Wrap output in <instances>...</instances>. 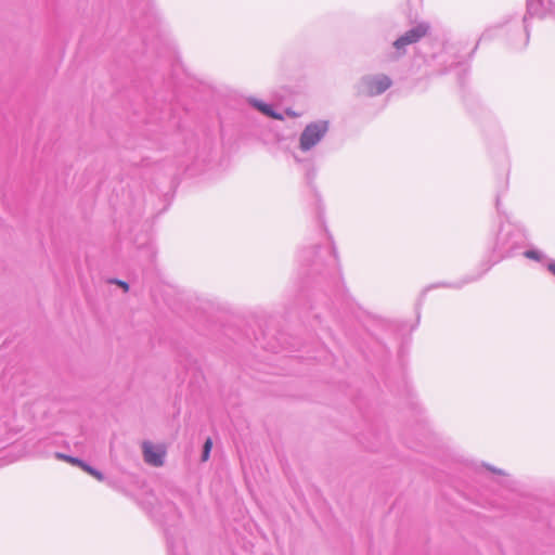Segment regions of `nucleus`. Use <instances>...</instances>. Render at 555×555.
Instances as JSON below:
<instances>
[{"instance_id": "nucleus-1", "label": "nucleus", "mask_w": 555, "mask_h": 555, "mask_svg": "<svg viewBox=\"0 0 555 555\" xmlns=\"http://www.w3.org/2000/svg\"><path fill=\"white\" fill-rule=\"evenodd\" d=\"M327 130L328 122L325 120L309 124L300 135V149L302 151H309L321 141Z\"/></svg>"}, {"instance_id": "nucleus-2", "label": "nucleus", "mask_w": 555, "mask_h": 555, "mask_svg": "<svg viewBox=\"0 0 555 555\" xmlns=\"http://www.w3.org/2000/svg\"><path fill=\"white\" fill-rule=\"evenodd\" d=\"M142 453L144 461L149 465L160 467L165 463L167 450L164 444H154L151 441H143Z\"/></svg>"}, {"instance_id": "nucleus-3", "label": "nucleus", "mask_w": 555, "mask_h": 555, "mask_svg": "<svg viewBox=\"0 0 555 555\" xmlns=\"http://www.w3.org/2000/svg\"><path fill=\"white\" fill-rule=\"evenodd\" d=\"M391 79L386 75L367 76L363 79L364 93L370 96L378 95L391 87Z\"/></svg>"}, {"instance_id": "nucleus-4", "label": "nucleus", "mask_w": 555, "mask_h": 555, "mask_svg": "<svg viewBox=\"0 0 555 555\" xmlns=\"http://www.w3.org/2000/svg\"><path fill=\"white\" fill-rule=\"evenodd\" d=\"M427 34V27L423 25H418L415 28L408 30L404 35L398 38L393 46L396 49L400 50L404 47L417 42L421 38H423Z\"/></svg>"}, {"instance_id": "nucleus-5", "label": "nucleus", "mask_w": 555, "mask_h": 555, "mask_svg": "<svg viewBox=\"0 0 555 555\" xmlns=\"http://www.w3.org/2000/svg\"><path fill=\"white\" fill-rule=\"evenodd\" d=\"M55 456H56V459L62 460V461L70 464V465L78 466L83 472H86L87 474L91 475L92 477H94L99 481H102L104 479V477H103L101 472L94 469L93 467H91L90 465H88L87 463H85L83 461H81V460H79L77 457H74V456H70V455H66V454H63V453H56Z\"/></svg>"}, {"instance_id": "nucleus-6", "label": "nucleus", "mask_w": 555, "mask_h": 555, "mask_svg": "<svg viewBox=\"0 0 555 555\" xmlns=\"http://www.w3.org/2000/svg\"><path fill=\"white\" fill-rule=\"evenodd\" d=\"M255 106L264 115L273 118V119H278V120H282L283 119V116L281 114H278L273 111L272 106L269 105V104H266V103H261V102H258L255 104Z\"/></svg>"}, {"instance_id": "nucleus-7", "label": "nucleus", "mask_w": 555, "mask_h": 555, "mask_svg": "<svg viewBox=\"0 0 555 555\" xmlns=\"http://www.w3.org/2000/svg\"><path fill=\"white\" fill-rule=\"evenodd\" d=\"M211 448H212V441L210 438H208L204 443V450H203V455H202L203 462H206L208 460Z\"/></svg>"}, {"instance_id": "nucleus-8", "label": "nucleus", "mask_w": 555, "mask_h": 555, "mask_svg": "<svg viewBox=\"0 0 555 555\" xmlns=\"http://www.w3.org/2000/svg\"><path fill=\"white\" fill-rule=\"evenodd\" d=\"M118 285L121 286L125 291H128V284L126 282L119 281Z\"/></svg>"}, {"instance_id": "nucleus-9", "label": "nucleus", "mask_w": 555, "mask_h": 555, "mask_svg": "<svg viewBox=\"0 0 555 555\" xmlns=\"http://www.w3.org/2000/svg\"><path fill=\"white\" fill-rule=\"evenodd\" d=\"M287 114H288L289 116H292V117H296V116H298L296 113H294V112H289V111H287Z\"/></svg>"}, {"instance_id": "nucleus-10", "label": "nucleus", "mask_w": 555, "mask_h": 555, "mask_svg": "<svg viewBox=\"0 0 555 555\" xmlns=\"http://www.w3.org/2000/svg\"><path fill=\"white\" fill-rule=\"evenodd\" d=\"M550 270H551L553 273H555V264H551V266H550Z\"/></svg>"}, {"instance_id": "nucleus-11", "label": "nucleus", "mask_w": 555, "mask_h": 555, "mask_svg": "<svg viewBox=\"0 0 555 555\" xmlns=\"http://www.w3.org/2000/svg\"><path fill=\"white\" fill-rule=\"evenodd\" d=\"M527 256H528V257H533V253H532V251H529V253H527Z\"/></svg>"}]
</instances>
